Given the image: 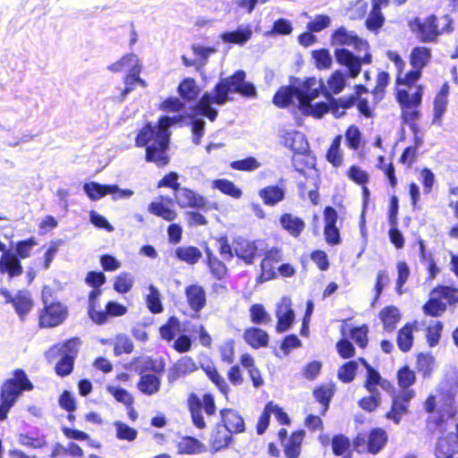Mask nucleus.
I'll use <instances>...</instances> for the list:
<instances>
[{
	"instance_id": "nucleus-1",
	"label": "nucleus",
	"mask_w": 458,
	"mask_h": 458,
	"mask_svg": "<svg viewBox=\"0 0 458 458\" xmlns=\"http://www.w3.org/2000/svg\"><path fill=\"white\" fill-rule=\"evenodd\" d=\"M174 114L159 116L157 123L147 122L135 137V146L145 148V160L158 167L165 166L170 162L167 152L170 148L171 127L191 126L192 141L197 145L200 144L199 103Z\"/></svg>"
},
{
	"instance_id": "nucleus-2",
	"label": "nucleus",
	"mask_w": 458,
	"mask_h": 458,
	"mask_svg": "<svg viewBox=\"0 0 458 458\" xmlns=\"http://www.w3.org/2000/svg\"><path fill=\"white\" fill-rule=\"evenodd\" d=\"M324 90L322 81L316 78H308L303 81L289 87H282L273 98V103L278 107H286L289 105L297 106L303 114L321 117L328 112L326 102L312 104Z\"/></svg>"
},
{
	"instance_id": "nucleus-3",
	"label": "nucleus",
	"mask_w": 458,
	"mask_h": 458,
	"mask_svg": "<svg viewBox=\"0 0 458 458\" xmlns=\"http://www.w3.org/2000/svg\"><path fill=\"white\" fill-rule=\"evenodd\" d=\"M331 44L333 46L352 47L358 53L365 52L364 56L360 58L345 48L335 50L336 62L348 68L349 75L352 78H356L359 75L361 64H369L372 62V56L369 53V43L360 38L354 31L348 30L344 27H340L334 31L331 36Z\"/></svg>"
},
{
	"instance_id": "nucleus-4",
	"label": "nucleus",
	"mask_w": 458,
	"mask_h": 458,
	"mask_svg": "<svg viewBox=\"0 0 458 458\" xmlns=\"http://www.w3.org/2000/svg\"><path fill=\"white\" fill-rule=\"evenodd\" d=\"M246 73L238 70L232 76L220 81L216 87L214 96L205 94L202 96V117H208L214 121L217 116L216 109L212 107L213 104L222 106L229 100V93H239L247 98H255L257 91L255 86L245 81Z\"/></svg>"
},
{
	"instance_id": "nucleus-5",
	"label": "nucleus",
	"mask_w": 458,
	"mask_h": 458,
	"mask_svg": "<svg viewBox=\"0 0 458 458\" xmlns=\"http://www.w3.org/2000/svg\"><path fill=\"white\" fill-rule=\"evenodd\" d=\"M423 410L428 414L426 427L430 431L444 429L457 414L454 396L444 391L438 395L428 394L423 402Z\"/></svg>"
},
{
	"instance_id": "nucleus-6",
	"label": "nucleus",
	"mask_w": 458,
	"mask_h": 458,
	"mask_svg": "<svg viewBox=\"0 0 458 458\" xmlns=\"http://www.w3.org/2000/svg\"><path fill=\"white\" fill-rule=\"evenodd\" d=\"M33 389V384L22 369L13 371V377L7 378L0 388V421L4 420L10 409L15 404L18 397L24 391Z\"/></svg>"
},
{
	"instance_id": "nucleus-7",
	"label": "nucleus",
	"mask_w": 458,
	"mask_h": 458,
	"mask_svg": "<svg viewBox=\"0 0 458 458\" xmlns=\"http://www.w3.org/2000/svg\"><path fill=\"white\" fill-rule=\"evenodd\" d=\"M76 339L72 338L61 345H55L47 353L48 361L57 360L55 372L61 377L69 376L74 368L75 359L78 354Z\"/></svg>"
},
{
	"instance_id": "nucleus-8",
	"label": "nucleus",
	"mask_w": 458,
	"mask_h": 458,
	"mask_svg": "<svg viewBox=\"0 0 458 458\" xmlns=\"http://www.w3.org/2000/svg\"><path fill=\"white\" fill-rule=\"evenodd\" d=\"M458 302V289L450 286H437L429 295L428 301L423 306L426 315H437L444 312L447 305Z\"/></svg>"
},
{
	"instance_id": "nucleus-9",
	"label": "nucleus",
	"mask_w": 458,
	"mask_h": 458,
	"mask_svg": "<svg viewBox=\"0 0 458 458\" xmlns=\"http://www.w3.org/2000/svg\"><path fill=\"white\" fill-rule=\"evenodd\" d=\"M415 395V391H400L392 395L390 407L385 412L384 418L394 425H399L403 417L410 413L411 403Z\"/></svg>"
},
{
	"instance_id": "nucleus-10",
	"label": "nucleus",
	"mask_w": 458,
	"mask_h": 458,
	"mask_svg": "<svg viewBox=\"0 0 458 458\" xmlns=\"http://www.w3.org/2000/svg\"><path fill=\"white\" fill-rule=\"evenodd\" d=\"M430 58V51L424 47H417L411 53V64L412 71L405 73L404 76L397 77L398 84L414 83L421 74V69L428 64Z\"/></svg>"
},
{
	"instance_id": "nucleus-11",
	"label": "nucleus",
	"mask_w": 458,
	"mask_h": 458,
	"mask_svg": "<svg viewBox=\"0 0 458 458\" xmlns=\"http://www.w3.org/2000/svg\"><path fill=\"white\" fill-rule=\"evenodd\" d=\"M271 414L275 415L280 425L288 426L291 424V419L287 412L284 411L277 403H275L273 401H269L265 404L257 421L256 432L258 435H263L268 428Z\"/></svg>"
},
{
	"instance_id": "nucleus-12",
	"label": "nucleus",
	"mask_w": 458,
	"mask_h": 458,
	"mask_svg": "<svg viewBox=\"0 0 458 458\" xmlns=\"http://www.w3.org/2000/svg\"><path fill=\"white\" fill-rule=\"evenodd\" d=\"M178 97L184 101V104L188 106H195L199 103L200 104V87L197 85L196 81L193 78L186 77L183 78L177 86Z\"/></svg>"
},
{
	"instance_id": "nucleus-13",
	"label": "nucleus",
	"mask_w": 458,
	"mask_h": 458,
	"mask_svg": "<svg viewBox=\"0 0 458 458\" xmlns=\"http://www.w3.org/2000/svg\"><path fill=\"white\" fill-rule=\"evenodd\" d=\"M54 291L51 287L45 285L41 292V299L44 304L40 315H67V307L57 301L53 297Z\"/></svg>"
},
{
	"instance_id": "nucleus-14",
	"label": "nucleus",
	"mask_w": 458,
	"mask_h": 458,
	"mask_svg": "<svg viewBox=\"0 0 458 458\" xmlns=\"http://www.w3.org/2000/svg\"><path fill=\"white\" fill-rule=\"evenodd\" d=\"M223 428L230 434L242 433L245 430V423L240 413L233 409H223L220 411Z\"/></svg>"
},
{
	"instance_id": "nucleus-15",
	"label": "nucleus",
	"mask_w": 458,
	"mask_h": 458,
	"mask_svg": "<svg viewBox=\"0 0 458 458\" xmlns=\"http://www.w3.org/2000/svg\"><path fill=\"white\" fill-rule=\"evenodd\" d=\"M412 84L413 83L404 84L407 86V89H398L397 100L400 106H420L424 89L420 85L412 87Z\"/></svg>"
},
{
	"instance_id": "nucleus-16",
	"label": "nucleus",
	"mask_w": 458,
	"mask_h": 458,
	"mask_svg": "<svg viewBox=\"0 0 458 458\" xmlns=\"http://www.w3.org/2000/svg\"><path fill=\"white\" fill-rule=\"evenodd\" d=\"M335 384L333 382L320 384L313 389V396L320 403V416H325L328 411L331 400L335 393Z\"/></svg>"
},
{
	"instance_id": "nucleus-17",
	"label": "nucleus",
	"mask_w": 458,
	"mask_h": 458,
	"mask_svg": "<svg viewBox=\"0 0 458 458\" xmlns=\"http://www.w3.org/2000/svg\"><path fill=\"white\" fill-rule=\"evenodd\" d=\"M285 147L291 148L294 154H307L309 143L303 133L295 131H286L282 135Z\"/></svg>"
},
{
	"instance_id": "nucleus-18",
	"label": "nucleus",
	"mask_w": 458,
	"mask_h": 458,
	"mask_svg": "<svg viewBox=\"0 0 458 458\" xmlns=\"http://www.w3.org/2000/svg\"><path fill=\"white\" fill-rule=\"evenodd\" d=\"M304 437L303 429H296L290 434L288 439L282 445L286 458H299Z\"/></svg>"
},
{
	"instance_id": "nucleus-19",
	"label": "nucleus",
	"mask_w": 458,
	"mask_h": 458,
	"mask_svg": "<svg viewBox=\"0 0 458 458\" xmlns=\"http://www.w3.org/2000/svg\"><path fill=\"white\" fill-rule=\"evenodd\" d=\"M243 339L253 349L265 348L268 345V334L258 327H249L243 333Z\"/></svg>"
},
{
	"instance_id": "nucleus-20",
	"label": "nucleus",
	"mask_w": 458,
	"mask_h": 458,
	"mask_svg": "<svg viewBox=\"0 0 458 458\" xmlns=\"http://www.w3.org/2000/svg\"><path fill=\"white\" fill-rule=\"evenodd\" d=\"M258 248L253 242L238 238L233 242V251L235 255L244 260L247 264H251L257 253Z\"/></svg>"
},
{
	"instance_id": "nucleus-21",
	"label": "nucleus",
	"mask_w": 458,
	"mask_h": 458,
	"mask_svg": "<svg viewBox=\"0 0 458 458\" xmlns=\"http://www.w3.org/2000/svg\"><path fill=\"white\" fill-rule=\"evenodd\" d=\"M418 29V37L423 42H433L439 36L435 15H430L423 22H419Z\"/></svg>"
},
{
	"instance_id": "nucleus-22",
	"label": "nucleus",
	"mask_w": 458,
	"mask_h": 458,
	"mask_svg": "<svg viewBox=\"0 0 458 458\" xmlns=\"http://www.w3.org/2000/svg\"><path fill=\"white\" fill-rule=\"evenodd\" d=\"M174 195L176 203L181 208H200V195L195 191L185 187H180L175 190Z\"/></svg>"
},
{
	"instance_id": "nucleus-23",
	"label": "nucleus",
	"mask_w": 458,
	"mask_h": 458,
	"mask_svg": "<svg viewBox=\"0 0 458 458\" xmlns=\"http://www.w3.org/2000/svg\"><path fill=\"white\" fill-rule=\"evenodd\" d=\"M414 330H419V323L417 321L406 323L397 334V345L403 352H409L413 344Z\"/></svg>"
},
{
	"instance_id": "nucleus-24",
	"label": "nucleus",
	"mask_w": 458,
	"mask_h": 458,
	"mask_svg": "<svg viewBox=\"0 0 458 458\" xmlns=\"http://www.w3.org/2000/svg\"><path fill=\"white\" fill-rule=\"evenodd\" d=\"M377 386H381V385H373L370 390L366 389L369 394L358 401V406L366 412H375L381 405L382 397Z\"/></svg>"
},
{
	"instance_id": "nucleus-25",
	"label": "nucleus",
	"mask_w": 458,
	"mask_h": 458,
	"mask_svg": "<svg viewBox=\"0 0 458 458\" xmlns=\"http://www.w3.org/2000/svg\"><path fill=\"white\" fill-rule=\"evenodd\" d=\"M231 441V434L225 428L217 426L210 434L208 445L212 453H216L226 448Z\"/></svg>"
},
{
	"instance_id": "nucleus-26",
	"label": "nucleus",
	"mask_w": 458,
	"mask_h": 458,
	"mask_svg": "<svg viewBox=\"0 0 458 458\" xmlns=\"http://www.w3.org/2000/svg\"><path fill=\"white\" fill-rule=\"evenodd\" d=\"M252 36V30L249 25H242L236 30L225 32L221 38L225 43L244 45Z\"/></svg>"
},
{
	"instance_id": "nucleus-27",
	"label": "nucleus",
	"mask_w": 458,
	"mask_h": 458,
	"mask_svg": "<svg viewBox=\"0 0 458 458\" xmlns=\"http://www.w3.org/2000/svg\"><path fill=\"white\" fill-rule=\"evenodd\" d=\"M197 369L195 362L190 357H182L174 364L168 374V381L174 382L180 377L190 374Z\"/></svg>"
},
{
	"instance_id": "nucleus-28",
	"label": "nucleus",
	"mask_w": 458,
	"mask_h": 458,
	"mask_svg": "<svg viewBox=\"0 0 458 458\" xmlns=\"http://www.w3.org/2000/svg\"><path fill=\"white\" fill-rule=\"evenodd\" d=\"M388 437L382 428H373L369 432V453L378 454L387 444Z\"/></svg>"
},
{
	"instance_id": "nucleus-29",
	"label": "nucleus",
	"mask_w": 458,
	"mask_h": 458,
	"mask_svg": "<svg viewBox=\"0 0 458 458\" xmlns=\"http://www.w3.org/2000/svg\"><path fill=\"white\" fill-rule=\"evenodd\" d=\"M0 273L8 274L10 278L21 276L23 267L20 259L12 257V254H4L0 258Z\"/></svg>"
},
{
	"instance_id": "nucleus-30",
	"label": "nucleus",
	"mask_w": 458,
	"mask_h": 458,
	"mask_svg": "<svg viewBox=\"0 0 458 458\" xmlns=\"http://www.w3.org/2000/svg\"><path fill=\"white\" fill-rule=\"evenodd\" d=\"M349 332L351 337L355 341V343L361 348L367 346L368 344V327L366 325H361L360 327H354L350 328L348 324V319L343 320V325L341 327V333L343 335H345Z\"/></svg>"
},
{
	"instance_id": "nucleus-31",
	"label": "nucleus",
	"mask_w": 458,
	"mask_h": 458,
	"mask_svg": "<svg viewBox=\"0 0 458 458\" xmlns=\"http://www.w3.org/2000/svg\"><path fill=\"white\" fill-rule=\"evenodd\" d=\"M416 380V373L409 365H403L396 371V381L401 391H414L411 387Z\"/></svg>"
},
{
	"instance_id": "nucleus-32",
	"label": "nucleus",
	"mask_w": 458,
	"mask_h": 458,
	"mask_svg": "<svg viewBox=\"0 0 458 458\" xmlns=\"http://www.w3.org/2000/svg\"><path fill=\"white\" fill-rule=\"evenodd\" d=\"M357 363L360 362L366 369V376L363 382V387L365 389H369L373 385H381V387H384V380L379 373L374 367H372L366 359L360 357L357 360Z\"/></svg>"
},
{
	"instance_id": "nucleus-33",
	"label": "nucleus",
	"mask_w": 458,
	"mask_h": 458,
	"mask_svg": "<svg viewBox=\"0 0 458 458\" xmlns=\"http://www.w3.org/2000/svg\"><path fill=\"white\" fill-rule=\"evenodd\" d=\"M160 385V378L154 374L148 373L140 376L137 387L142 394L152 395L159 391Z\"/></svg>"
},
{
	"instance_id": "nucleus-34",
	"label": "nucleus",
	"mask_w": 458,
	"mask_h": 458,
	"mask_svg": "<svg viewBox=\"0 0 458 458\" xmlns=\"http://www.w3.org/2000/svg\"><path fill=\"white\" fill-rule=\"evenodd\" d=\"M435 358L431 353L420 352L416 355V369L423 378H429L434 371Z\"/></svg>"
},
{
	"instance_id": "nucleus-35",
	"label": "nucleus",
	"mask_w": 458,
	"mask_h": 458,
	"mask_svg": "<svg viewBox=\"0 0 458 458\" xmlns=\"http://www.w3.org/2000/svg\"><path fill=\"white\" fill-rule=\"evenodd\" d=\"M327 98L328 100V103H327L328 112L331 111L337 118L343 116L345 114V110L352 106L356 101V98L354 96L341 98L339 99H335L327 96Z\"/></svg>"
},
{
	"instance_id": "nucleus-36",
	"label": "nucleus",
	"mask_w": 458,
	"mask_h": 458,
	"mask_svg": "<svg viewBox=\"0 0 458 458\" xmlns=\"http://www.w3.org/2000/svg\"><path fill=\"white\" fill-rule=\"evenodd\" d=\"M280 224L293 237H298L305 227L304 221L292 214H284L280 217Z\"/></svg>"
},
{
	"instance_id": "nucleus-37",
	"label": "nucleus",
	"mask_w": 458,
	"mask_h": 458,
	"mask_svg": "<svg viewBox=\"0 0 458 458\" xmlns=\"http://www.w3.org/2000/svg\"><path fill=\"white\" fill-rule=\"evenodd\" d=\"M457 453L456 444L450 437H440L437 440L434 451L436 458H454Z\"/></svg>"
},
{
	"instance_id": "nucleus-38",
	"label": "nucleus",
	"mask_w": 458,
	"mask_h": 458,
	"mask_svg": "<svg viewBox=\"0 0 458 458\" xmlns=\"http://www.w3.org/2000/svg\"><path fill=\"white\" fill-rule=\"evenodd\" d=\"M259 196L268 206H275L284 199V190L277 185L267 186L259 191Z\"/></svg>"
},
{
	"instance_id": "nucleus-39",
	"label": "nucleus",
	"mask_w": 458,
	"mask_h": 458,
	"mask_svg": "<svg viewBox=\"0 0 458 458\" xmlns=\"http://www.w3.org/2000/svg\"><path fill=\"white\" fill-rule=\"evenodd\" d=\"M108 184H102L95 181L84 182L82 185L83 192L92 201H98L108 195Z\"/></svg>"
},
{
	"instance_id": "nucleus-40",
	"label": "nucleus",
	"mask_w": 458,
	"mask_h": 458,
	"mask_svg": "<svg viewBox=\"0 0 458 458\" xmlns=\"http://www.w3.org/2000/svg\"><path fill=\"white\" fill-rule=\"evenodd\" d=\"M38 244L34 236H30L25 240L18 241L13 243L12 257L17 259H26L30 255V251Z\"/></svg>"
},
{
	"instance_id": "nucleus-41",
	"label": "nucleus",
	"mask_w": 458,
	"mask_h": 458,
	"mask_svg": "<svg viewBox=\"0 0 458 458\" xmlns=\"http://www.w3.org/2000/svg\"><path fill=\"white\" fill-rule=\"evenodd\" d=\"M174 258L187 264H196L200 259V250L194 246H180L174 250Z\"/></svg>"
},
{
	"instance_id": "nucleus-42",
	"label": "nucleus",
	"mask_w": 458,
	"mask_h": 458,
	"mask_svg": "<svg viewBox=\"0 0 458 458\" xmlns=\"http://www.w3.org/2000/svg\"><path fill=\"white\" fill-rule=\"evenodd\" d=\"M147 308L153 314L161 313L164 310L161 294L158 288L150 284L148 286V293L145 297Z\"/></svg>"
},
{
	"instance_id": "nucleus-43",
	"label": "nucleus",
	"mask_w": 458,
	"mask_h": 458,
	"mask_svg": "<svg viewBox=\"0 0 458 458\" xmlns=\"http://www.w3.org/2000/svg\"><path fill=\"white\" fill-rule=\"evenodd\" d=\"M358 364L352 360L342 364L337 370V378L344 384H349L355 379Z\"/></svg>"
},
{
	"instance_id": "nucleus-44",
	"label": "nucleus",
	"mask_w": 458,
	"mask_h": 458,
	"mask_svg": "<svg viewBox=\"0 0 458 458\" xmlns=\"http://www.w3.org/2000/svg\"><path fill=\"white\" fill-rule=\"evenodd\" d=\"M213 188L219 190L224 194L229 195L233 199H240L242 191L233 182L226 179H217L212 182Z\"/></svg>"
},
{
	"instance_id": "nucleus-45",
	"label": "nucleus",
	"mask_w": 458,
	"mask_h": 458,
	"mask_svg": "<svg viewBox=\"0 0 458 458\" xmlns=\"http://www.w3.org/2000/svg\"><path fill=\"white\" fill-rule=\"evenodd\" d=\"M342 142V135L336 136L332 141L330 148L327 153V159L335 167H338L343 164V153L340 149Z\"/></svg>"
},
{
	"instance_id": "nucleus-46",
	"label": "nucleus",
	"mask_w": 458,
	"mask_h": 458,
	"mask_svg": "<svg viewBox=\"0 0 458 458\" xmlns=\"http://www.w3.org/2000/svg\"><path fill=\"white\" fill-rule=\"evenodd\" d=\"M133 284V276L128 272H122L114 278L113 287L116 293L125 294L131 290Z\"/></svg>"
},
{
	"instance_id": "nucleus-47",
	"label": "nucleus",
	"mask_w": 458,
	"mask_h": 458,
	"mask_svg": "<svg viewBox=\"0 0 458 458\" xmlns=\"http://www.w3.org/2000/svg\"><path fill=\"white\" fill-rule=\"evenodd\" d=\"M188 107L184 101L179 97L169 96L165 98L159 105L158 109L165 113H176L181 112L182 109Z\"/></svg>"
},
{
	"instance_id": "nucleus-48",
	"label": "nucleus",
	"mask_w": 458,
	"mask_h": 458,
	"mask_svg": "<svg viewBox=\"0 0 458 458\" xmlns=\"http://www.w3.org/2000/svg\"><path fill=\"white\" fill-rule=\"evenodd\" d=\"M181 332V324L176 317H169L168 321L160 327V335L167 341L173 340Z\"/></svg>"
},
{
	"instance_id": "nucleus-49",
	"label": "nucleus",
	"mask_w": 458,
	"mask_h": 458,
	"mask_svg": "<svg viewBox=\"0 0 458 458\" xmlns=\"http://www.w3.org/2000/svg\"><path fill=\"white\" fill-rule=\"evenodd\" d=\"M332 451L335 456L346 454L351 448V441L348 437L343 434L333 436L331 440Z\"/></svg>"
},
{
	"instance_id": "nucleus-50",
	"label": "nucleus",
	"mask_w": 458,
	"mask_h": 458,
	"mask_svg": "<svg viewBox=\"0 0 458 458\" xmlns=\"http://www.w3.org/2000/svg\"><path fill=\"white\" fill-rule=\"evenodd\" d=\"M114 426L116 430V437L119 440H126L129 442H132L138 437V431L135 428L128 426L124 422L116 420L114 422Z\"/></svg>"
},
{
	"instance_id": "nucleus-51",
	"label": "nucleus",
	"mask_w": 458,
	"mask_h": 458,
	"mask_svg": "<svg viewBox=\"0 0 458 458\" xmlns=\"http://www.w3.org/2000/svg\"><path fill=\"white\" fill-rule=\"evenodd\" d=\"M208 378L215 384V386L225 394L228 392V385L225 378L218 373L217 369L212 365L202 366Z\"/></svg>"
},
{
	"instance_id": "nucleus-52",
	"label": "nucleus",
	"mask_w": 458,
	"mask_h": 458,
	"mask_svg": "<svg viewBox=\"0 0 458 458\" xmlns=\"http://www.w3.org/2000/svg\"><path fill=\"white\" fill-rule=\"evenodd\" d=\"M11 303L13 305L18 315L27 314L32 307L31 299L21 291L16 294Z\"/></svg>"
},
{
	"instance_id": "nucleus-53",
	"label": "nucleus",
	"mask_w": 458,
	"mask_h": 458,
	"mask_svg": "<svg viewBox=\"0 0 458 458\" xmlns=\"http://www.w3.org/2000/svg\"><path fill=\"white\" fill-rule=\"evenodd\" d=\"M185 295L191 309L195 312L200 311V285L191 284L185 289Z\"/></svg>"
},
{
	"instance_id": "nucleus-54",
	"label": "nucleus",
	"mask_w": 458,
	"mask_h": 458,
	"mask_svg": "<svg viewBox=\"0 0 458 458\" xmlns=\"http://www.w3.org/2000/svg\"><path fill=\"white\" fill-rule=\"evenodd\" d=\"M199 448V440L192 437H182L177 443V452L180 454H192Z\"/></svg>"
},
{
	"instance_id": "nucleus-55",
	"label": "nucleus",
	"mask_w": 458,
	"mask_h": 458,
	"mask_svg": "<svg viewBox=\"0 0 458 458\" xmlns=\"http://www.w3.org/2000/svg\"><path fill=\"white\" fill-rule=\"evenodd\" d=\"M84 281L92 290H101L106 282V276L103 271L90 270L87 273Z\"/></svg>"
},
{
	"instance_id": "nucleus-56",
	"label": "nucleus",
	"mask_w": 458,
	"mask_h": 458,
	"mask_svg": "<svg viewBox=\"0 0 458 458\" xmlns=\"http://www.w3.org/2000/svg\"><path fill=\"white\" fill-rule=\"evenodd\" d=\"M261 166L260 162H259L255 157H249L247 158L233 161L230 164V167L233 170L238 171H245V172H252L259 169Z\"/></svg>"
},
{
	"instance_id": "nucleus-57",
	"label": "nucleus",
	"mask_w": 458,
	"mask_h": 458,
	"mask_svg": "<svg viewBox=\"0 0 458 458\" xmlns=\"http://www.w3.org/2000/svg\"><path fill=\"white\" fill-rule=\"evenodd\" d=\"M188 408L191 419L197 428H200V399L196 394H191L188 398Z\"/></svg>"
},
{
	"instance_id": "nucleus-58",
	"label": "nucleus",
	"mask_w": 458,
	"mask_h": 458,
	"mask_svg": "<svg viewBox=\"0 0 458 458\" xmlns=\"http://www.w3.org/2000/svg\"><path fill=\"white\" fill-rule=\"evenodd\" d=\"M385 17L381 11L371 9L367 19L366 27L370 31H377L384 24Z\"/></svg>"
},
{
	"instance_id": "nucleus-59",
	"label": "nucleus",
	"mask_w": 458,
	"mask_h": 458,
	"mask_svg": "<svg viewBox=\"0 0 458 458\" xmlns=\"http://www.w3.org/2000/svg\"><path fill=\"white\" fill-rule=\"evenodd\" d=\"M443 330V324L439 321L427 327L426 338L428 345L434 347L438 344Z\"/></svg>"
},
{
	"instance_id": "nucleus-60",
	"label": "nucleus",
	"mask_w": 458,
	"mask_h": 458,
	"mask_svg": "<svg viewBox=\"0 0 458 458\" xmlns=\"http://www.w3.org/2000/svg\"><path fill=\"white\" fill-rule=\"evenodd\" d=\"M208 263L211 273L218 279L222 278L226 273V267L220 260L212 256L209 249L206 248Z\"/></svg>"
},
{
	"instance_id": "nucleus-61",
	"label": "nucleus",
	"mask_w": 458,
	"mask_h": 458,
	"mask_svg": "<svg viewBox=\"0 0 458 458\" xmlns=\"http://www.w3.org/2000/svg\"><path fill=\"white\" fill-rule=\"evenodd\" d=\"M107 390L117 402L123 403L125 406L133 404L134 398L126 389L109 386Z\"/></svg>"
},
{
	"instance_id": "nucleus-62",
	"label": "nucleus",
	"mask_w": 458,
	"mask_h": 458,
	"mask_svg": "<svg viewBox=\"0 0 458 458\" xmlns=\"http://www.w3.org/2000/svg\"><path fill=\"white\" fill-rule=\"evenodd\" d=\"M329 89L335 93H340L345 87V76L341 71H335L327 81Z\"/></svg>"
},
{
	"instance_id": "nucleus-63",
	"label": "nucleus",
	"mask_w": 458,
	"mask_h": 458,
	"mask_svg": "<svg viewBox=\"0 0 458 458\" xmlns=\"http://www.w3.org/2000/svg\"><path fill=\"white\" fill-rule=\"evenodd\" d=\"M89 222L98 229H104L108 233H111L114 230V226L109 223V221L101 214L98 213L95 210L89 211Z\"/></svg>"
},
{
	"instance_id": "nucleus-64",
	"label": "nucleus",
	"mask_w": 458,
	"mask_h": 458,
	"mask_svg": "<svg viewBox=\"0 0 458 458\" xmlns=\"http://www.w3.org/2000/svg\"><path fill=\"white\" fill-rule=\"evenodd\" d=\"M317 67L318 69H328L332 64V57L327 49H319L312 52Z\"/></svg>"
}]
</instances>
